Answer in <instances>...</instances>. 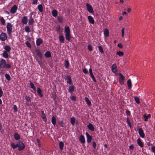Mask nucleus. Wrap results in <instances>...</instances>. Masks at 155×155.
I'll use <instances>...</instances> for the list:
<instances>
[{
    "label": "nucleus",
    "instance_id": "1",
    "mask_svg": "<svg viewBox=\"0 0 155 155\" xmlns=\"http://www.w3.org/2000/svg\"><path fill=\"white\" fill-rule=\"evenodd\" d=\"M11 146L13 149H15L18 147V150L19 151L23 150L25 147L24 143L20 140L18 141L15 144L13 143H11Z\"/></svg>",
    "mask_w": 155,
    "mask_h": 155
},
{
    "label": "nucleus",
    "instance_id": "2",
    "mask_svg": "<svg viewBox=\"0 0 155 155\" xmlns=\"http://www.w3.org/2000/svg\"><path fill=\"white\" fill-rule=\"evenodd\" d=\"M64 33L65 34L66 39L69 41L71 40V37L70 35V31L69 27L68 26L65 27L64 28Z\"/></svg>",
    "mask_w": 155,
    "mask_h": 155
},
{
    "label": "nucleus",
    "instance_id": "3",
    "mask_svg": "<svg viewBox=\"0 0 155 155\" xmlns=\"http://www.w3.org/2000/svg\"><path fill=\"white\" fill-rule=\"evenodd\" d=\"M5 67L9 69L11 68V65L10 64H7L5 60L2 59L0 61V68H4Z\"/></svg>",
    "mask_w": 155,
    "mask_h": 155
},
{
    "label": "nucleus",
    "instance_id": "4",
    "mask_svg": "<svg viewBox=\"0 0 155 155\" xmlns=\"http://www.w3.org/2000/svg\"><path fill=\"white\" fill-rule=\"evenodd\" d=\"M6 27L8 34L9 36H11L12 35V25L10 23H8Z\"/></svg>",
    "mask_w": 155,
    "mask_h": 155
},
{
    "label": "nucleus",
    "instance_id": "5",
    "mask_svg": "<svg viewBox=\"0 0 155 155\" xmlns=\"http://www.w3.org/2000/svg\"><path fill=\"white\" fill-rule=\"evenodd\" d=\"M86 6L87 10L91 14H93L94 13V11L92 6L88 3H86Z\"/></svg>",
    "mask_w": 155,
    "mask_h": 155
},
{
    "label": "nucleus",
    "instance_id": "6",
    "mask_svg": "<svg viewBox=\"0 0 155 155\" xmlns=\"http://www.w3.org/2000/svg\"><path fill=\"white\" fill-rule=\"evenodd\" d=\"M118 74L120 77L119 78V82L120 84H123L124 83L125 78L121 73H119Z\"/></svg>",
    "mask_w": 155,
    "mask_h": 155
},
{
    "label": "nucleus",
    "instance_id": "7",
    "mask_svg": "<svg viewBox=\"0 0 155 155\" xmlns=\"http://www.w3.org/2000/svg\"><path fill=\"white\" fill-rule=\"evenodd\" d=\"M7 35L5 33L2 32L0 35V38L2 41H4L7 38Z\"/></svg>",
    "mask_w": 155,
    "mask_h": 155
},
{
    "label": "nucleus",
    "instance_id": "8",
    "mask_svg": "<svg viewBox=\"0 0 155 155\" xmlns=\"http://www.w3.org/2000/svg\"><path fill=\"white\" fill-rule=\"evenodd\" d=\"M17 9V6L16 5H14L11 8L10 10V12L12 14H14L16 12Z\"/></svg>",
    "mask_w": 155,
    "mask_h": 155
},
{
    "label": "nucleus",
    "instance_id": "9",
    "mask_svg": "<svg viewBox=\"0 0 155 155\" xmlns=\"http://www.w3.org/2000/svg\"><path fill=\"white\" fill-rule=\"evenodd\" d=\"M87 137V143H90L92 139V136L90 135L87 132L85 133Z\"/></svg>",
    "mask_w": 155,
    "mask_h": 155
},
{
    "label": "nucleus",
    "instance_id": "10",
    "mask_svg": "<svg viewBox=\"0 0 155 155\" xmlns=\"http://www.w3.org/2000/svg\"><path fill=\"white\" fill-rule=\"evenodd\" d=\"M65 80L67 81V83L70 85L72 84V81L71 77L70 75L67 76V78H65Z\"/></svg>",
    "mask_w": 155,
    "mask_h": 155
},
{
    "label": "nucleus",
    "instance_id": "11",
    "mask_svg": "<svg viewBox=\"0 0 155 155\" xmlns=\"http://www.w3.org/2000/svg\"><path fill=\"white\" fill-rule=\"evenodd\" d=\"M33 12H32L31 13V16L30 18L29 21H28V24L30 25H32L34 23L35 21L33 18H32V15L33 14Z\"/></svg>",
    "mask_w": 155,
    "mask_h": 155
},
{
    "label": "nucleus",
    "instance_id": "12",
    "mask_svg": "<svg viewBox=\"0 0 155 155\" xmlns=\"http://www.w3.org/2000/svg\"><path fill=\"white\" fill-rule=\"evenodd\" d=\"M87 18L89 22L91 24H93L94 23V20L93 17L91 16H88L87 17Z\"/></svg>",
    "mask_w": 155,
    "mask_h": 155
},
{
    "label": "nucleus",
    "instance_id": "13",
    "mask_svg": "<svg viewBox=\"0 0 155 155\" xmlns=\"http://www.w3.org/2000/svg\"><path fill=\"white\" fill-rule=\"evenodd\" d=\"M87 128L91 131H93L94 130V127L91 123H90L87 125Z\"/></svg>",
    "mask_w": 155,
    "mask_h": 155
},
{
    "label": "nucleus",
    "instance_id": "14",
    "mask_svg": "<svg viewBox=\"0 0 155 155\" xmlns=\"http://www.w3.org/2000/svg\"><path fill=\"white\" fill-rule=\"evenodd\" d=\"M28 21V19L27 16H24L21 20V23L23 24H26Z\"/></svg>",
    "mask_w": 155,
    "mask_h": 155
},
{
    "label": "nucleus",
    "instance_id": "15",
    "mask_svg": "<svg viewBox=\"0 0 155 155\" xmlns=\"http://www.w3.org/2000/svg\"><path fill=\"white\" fill-rule=\"evenodd\" d=\"M117 66L116 64H114L111 66V70L114 73H116L117 72Z\"/></svg>",
    "mask_w": 155,
    "mask_h": 155
},
{
    "label": "nucleus",
    "instance_id": "16",
    "mask_svg": "<svg viewBox=\"0 0 155 155\" xmlns=\"http://www.w3.org/2000/svg\"><path fill=\"white\" fill-rule=\"evenodd\" d=\"M138 132L139 135L141 137L144 138V137L145 135L141 128H140L139 129Z\"/></svg>",
    "mask_w": 155,
    "mask_h": 155
},
{
    "label": "nucleus",
    "instance_id": "17",
    "mask_svg": "<svg viewBox=\"0 0 155 155\" xmlns=\"http://www.w3.org/2000/svg\"><path fill=\"white\" fill-rule=\"evenodd\" d=\"M41 117L43 119L44 121L46 122L47 120V119L45 116V114L43 110H41Z\"/></svg>",
    "mask_w": 155,
    "mask_h": 155
},
{
    "label": "nucleus",
    "instance_id": "18",
    "mask_svg": "<svg viewBox=\"0 0 155 155\" xmlns=\"http://www.w3.org/2000/svg\"><path fill=\"white\" fill-rule=\"evenodd\" d=\"M79 140L82 143H84L85 142V138L83 135H81L80 137Z\"/></svg>",
    "mask_w": 155,
    "mask_h": 155
},
{
    "label": "nucleus",
    "instance_id": "19",
    "mask_svg": "<svg viewBox=\"0 0 155 155\" xmlns=\"http://www.w3.org/2000/svg\"><path fill=\"white\" fill-rule=\"evenodd\" d=\"M74 85L70 86L68 89V91L69 93H72L74 91Z\"/></svg>",
    "mask_w": 155,
    "mask_h": 155
},
{
    "label": "nucleus",
    "instance_id": "20",
    "mask_svg": "<svg viewBox=\"0 0 155 155\" xmlns=\"http://www.w3.org/2000/svg\"><path fill=\"white\" fill-rule=\"evenodd\" d=\"M42 42V40L40 38H38L36 41V44L37 46H40Z\"/></svg>",
    "mask_w": 155,
    "mask_h": 155
},
{
    "label": "nucleus",
    "instance_id": "21",
    "mask_svg": "<svg viewBox=\"0 0 155 155\" xmlns=\"http://www.w3.org/2000/svg\"><path fill=\"white\" fill-rule=\"evenodd\" d=\"M14 136L15 139L16 140H19L20 138V136L18 133H15Z\"/></svg>",
    "mask_w": 155,
    "mask_h": 155
},
{
    "label": "nucleus",
    "instance_id": "22",
    "mask_svg": "<svg viewBox=\"0 0 155 155\" xmlns=\"http://www.w3.org/2000/svg\"><path fill=\"white\" fill-rule=\"evenodd\" d=\"M35 52L39 58H41L42 57V54L40 51L38 49H37L35 50Z\"/></svg>",
    "mask_w": 155,
    "mask_h": 155
},
{
    "label": "nucleus",
    "instance_id": "23",
    "mask_svg": "<svg viewBox=\"0 0 155 155\" xmlns=\"http://www.w3.org/2000/svg\"><path fill=\"white\" fill-rule=\"evenodd\" d=\"M104 33L106 37H108L109 36V31L107 28H105L104 30Z\"/></svg>",
    "mask_w": 155,
    "mask_h": 155
},
{
    "label": "nucleus",
    "instance_id": "24",
    "mask_svg": "<svg viewBox=\"0 0 155 155\" xmlns=\"http://www.w3.org/2000/svg\"><path fill=\"white\" fill-rule=\"evenodd\" d=\"M29 85L31 88L33 89V90L35 91V93L36 91V88L34 86V84L32 82H31L29 84Z\"/></svg>",
    "mask_w": 155,
    "mask_h": 155
},
{
    "label": "nucleus",
    "instance_id": "25",
    "mask_svg": "<svg viewBox=\"0 0 155 155\" xmlns=\"http://www.w3.org/2000/svg\"><path fill=\"white\" fill-rule=\"evenodd\" d=\"M85 101L87 105L89 106H91V102L88 98L87 97H85Z\"/></svg>",
    "mask_w": 155,
    "mask_h": 155
},
{
    "label": "nucleus",
    "instance_id": "26",
    "mask_svg": "<svg viewBox=\"0 0 155 155\" xmlns=\"http://www.w3.org/2000/svg\"><path fill=\"white\" fill-rule=\"evenodd\" d=\"M127 85L128 86V89H130L132 87L131 81L130 79H129L127 81Z\"/></svg>",
    "mask_w": 155,
    "mask_h": 155
},
{
    "label": "nucleus",
    "instance_id": "27",
    "mask_svg": "<svg viewBox=\"0 0 155 155\" xmlns=\"http://www.w3.org/2000/svg\"><path fill=\"white\" fill-rule=\"evenodd\" d=\"M59 40L60 41L61 43H64V38L63 35H60L59 36Z\"/></svg>",
    "mask_w": 155,
    "mask_h": 155
},
{
    "label": "nucleus",
    "instance_id": "28",
    "mask_svg": "<svg viewBox=\"0 0 155 155\" xmlns=\"http://www.w3.org/2000/svg\"><path fill=\"white\" fill-rule=\"evenodd\" d=\"M38 8L39 11L40 12H42L43 11V7L42 4L38 5Z\"/></svg>",
    "mask_w": 155,
    "mask_h": 155
},
{
    "label": "nucleus",
    "instance_id": "29",
    "mask_svg": "<svg viewBox=\"0 0 155 155\" xmlns=\"http://www.w3.org/2000/svg\"><path fill=\"white\" fill-rule=\"evenodd\" d=\"M37 91L38 94L39 96L40 97H42L43 96V94L41 93V91L40 88H38Z\"/></svg>",
    "mask_w": 155,
    "mask_h": 155
},
{
    "label": "nucleus",
    "instance_id": "30",
    "mask_svg": "<svg viewBox=\"0 0 155 155\" xmlns=\"http://www.w3.org/2000/svg\"><path fill=\"white\" fill-rule=\"evenodd\" d=\"M137 143L138 145L141 147H142L143 146V144L142 142L141 141L140 139L139 138L137 140Z\"/></svg>",
    "mask_w": 155,
    "mask_h": 155
},
{
    "label": "nucleus",
    "instance_id": "31",
    "mask_svg": "<svg viewBox=\"0 0 155 155\" xmlns=\"http://www.w3.org/2000/svg\"><path fill=\"white\" fill-rule=\"evenodd\" d=\"M52 14L53 16L56 17L58 15V12L55 9H54L52 12Z\"/></svg>",
    "mask_w": 155,
    "mask_h": 155
},
{
    "label": "nucleus",
    "instance_id": "32",
    "mask_svg": "<svg viewBox=\"0 0 155 155\" xmlns=\"http://www.w3.org/2000/svg\"><path fill=\"white\" fill-rule=\"evenodd\" d=\"M4 49L5 50V51L9 52L11 49V48L10 46L6 45L4 47Z\"/></svg>",
    "mask_w": 155,
    "mask_h": 155
},
{
    "label": "nucleus",
    "instance_id": "33",
    "mask_svg": "<svg viewBox=\"0 0 155 155\" xmlns=\"http://www.w3.org/2000/svg\"><path fill=\"white\" fill-rule=\"evenodd\" d=\"M45 55L46 58H50L51 56L50 51H46L45 53Z\"/></svg>",
    "mask_w": 155,
    "mask_h": 155
},
{
    "label": "nucleus",
    "instance_id": "34",
    "mask_svg": "<svg viewBox=\"0 0 155 155\" xmlns=\"http://www.w3.org/2000/svg\"><path fill=\"white\" fill-rule=\"evenodd\" d=\"M51 121L53 125L55 126L56 123V119L53 116L52 117Z\"/></svg>",
    "mask_w": 155,
    "mask_h": 155
},
{
    "label": "nucleus",
    "instance_id": "35",
    "mask_svg": "<svg viewBox=\"0 0 155 155\" xmlns=\"http://www.w3.org/2000/svg\"><path fill=\"white\" fill-rule=\"evenodd\" d=\"M59 148L61 150H63L64 146V143L62 141H61L59 142Z\"/></svg>",
    "mask_w": 155,
    "mask_h": 155
},
{
    "label": "nucleus",
    "instance_id": "36",
    "mask_svg": "<svg viewBox=\"0 0 155 155\" xmlns=\"http://www.w3.org/2000/svg\"><path fill=\"white\" fill-rule=\"evenodd\" d=\"M25 99L26 100V102L27 103H28L31 101V97L29 96H26L25 97Z\"/></svg>",
    "mask_w": 155,
    "mask_h": 155
},
{
    "label": "nucleus",
    "instance_id": "37",
    "mask_svg": "<svg viewBox=\"0 0 155 155\" xmlns=\"http://www.w3.org/2000/svg\"><path fill=\"white\" fill-rule=\"evenodd\" d=\"M70 121L71 124L73 125H74L75 124V119L74 117H72L70 119Z\"/></svg>",
    "mask_w": 155,
    "mask_h": 155
},
{
    "label": "nucleus",
    "instance_id": "38",
    "mask_svg": "<svg viewBox=\"0 0 155 155\" xmlns=\"http://www.w3.org/2000/svg\"><path fill=\"white\" fill-rule=\"evenodd\" d=\"M69 65V63L68 61L67 60L65 61L64 62V66L66 68H68Z\"/></svg>",
    "mask_w": 155,
    "mask_h": 155
},
{
    "label": "nucleus",
    "instance_id": "39",
    "mask_svg": "<svg viewBox=\"0 0 155 155\" xmlns=\"http://www.w3.org/2000/svg\"><path fill=\"white\" fill-rule=\"evenodd\" d=\"M5 77L6 79L8 81H9L11 80V77L10 75L8 74H6L5 75Z\"/></svg>",
    "mask_w": 155,
    "mask_h": 155
},
{
    "label": "nucleus",
    "instance_id": "40",
    "mask_svg": "<svg viewBox=\"0 0 155 155\" xmlns=\"http://www.w3.org/2000/svg\"><path fill=\"white\" fill-rule=\"evenodd\" d=\"M0 21L2 25L5 24V21L4 19L2 17H1L0 18Z\"/></svg>",
    "mask_w": 155,
    "mask_h": 155
},
{
    "label": "nucleus",
    "instance_id": "41",
    "mask_svg": "<svg viewBox=\"0 0 155 155\" xmlns=\"http://www.w3.org/2000/svg\"><path fill=\"white\" fill-rule=\"evenodd\" d=\"M7 52L4 51L3 53V57L5 58H8V57L9 55Z\"/></svg>",
    "mask_w": 155,
    "mask_h": 155
},
{
    "label": "nucleus",
    "instance_id": "42",
    "mask_svg": "<svg viewBox=\"0 0 155 155\" xmlns=\"http://www.w3.org/2000/svg\"><path fill=\"white\" fill-rule=\"evenodd\" d=\"M57 20L60 23H62L63 21V18L61 16H58L57 18Z\"/></svg>",
    "mask_w": 155,
    "mask_h": 155
},
{
    "label": "nucleus",
    "instance_id": "43",
    "mask_svg": "<svg viewBox=\"0 0 155 155\" xmlns=\"http://www.w3.org/2000/svg\"><path fill=\"white\" fill-rule=\"evenodd\" d=\"M25 31L28 33H29L30 31V29L28 26H26L25 28Z\"/></svg>",
    "mask_w": 155,
    "mask_h": 155
},
{
    "label": "nucleus",
    "instance_id": "44",
    "mask_svg": "<svg viewBox=\"0 0 155 155\" xmlns=\"http://www.w3.org/2000/svg\"><path fill=\"white\" fill-rule=\"evenodd\" d=\"M98 48L99 51L101 52V54L104 53V51L102 46H98Z\"/></svg>",
    "mask_w": 155,
    "mask_h": 155
},
{
    "label": "nucleus",
    "instance_id": "45",
    "mask_svg": "<svg viewBox=\"0 0 155 155\" xmlns=\"http://www.w3.org/2000/svg\"><path fill=\"white\" fill-rule=\"evenodd\" d=\"M127 122L128 126L130 127V128H131L132 127L131 124L130 122L129 119L128 117L127 118Z\"/></svg>",
    "mask_w": 155,
    "mask_h": 155
},
{
    "label": "nucleus",
    "instance_id": "46",
    "mask_svg": "<svg viewBox=\"0 0 155 155\" xmlns=\"http://www.w3.org/2000/svg\"><path fill=\"white\" fill-rule=\"evenodd\" d=\"M116 54L119 56H121L124 55V53L122 51H119L117 52Z\"/></svg>",
    "mask_w": 155,
    "mask_h": 155
},
{
    "label": "nucleus",
    "instance_id": "47",
    "mask_svg": "<svg viewBox=\"0 0 155 155\" xmlns=\"http://www.w3.org/2000/svg\"><path fill=\"white\" fill-rule=\"evenodd\" d=\"M135 101L136 102L137 104H139L140 103L139 99L138 97H134Z\"/></svg>",
    "mask_w": 155,
    "mask_h": 155
},
{
    "label": "nucleus",
    "instance_id": "48",
    "mask_svg": "<svg viewBox=\"0 0 155 155\" xmlns=\"http://www.w3.org/2000/svg\"><path fill=\"white\" fill-rule=\"evenodd\" d=\"M13 109L14 110V112H17L18 111V107L16 105H13Z\"/></svg>",
    "mask_w": 155,
    "mask_h": 155
},
{
    "label": "nucleus",
    "instance_id": "49",
    "mask_svg": "<svg viewBox=\"0 0 155 155\" xmlns=\"http://www.w3.org/2000/svg\"><path fill=\"white\" fill-rule=\"evenodd\" d=\"M59 124L60 125L61 127H63L64 126V121L63 120L60 121Z\"/></svg>",
    "mask_w": 155,
    "mask_h": 155
},
{
    "label": "nucleus",
    "instance_id": "50",
    "mask_svg": "<svg viewBox=\"0 0 155 155\" xmlns=\"http://www.w3.org/2000/svg\"><path fill=\"white\" fill-rule=\"evenodd\" d=\"M25 44L29 48H30L31 47V44L28 41H26L25 42Z\"/></svg>",
    "mask_w": 155,
    "mask_h": 155
},
{
    "label": "nucleus",
    "instance_id": "51",
    "mask_svg": "<svg viewBox=\"0 0 155 155\" xmlns=\"http://www.w3.org/2000/svg\"><path fill=\"white\" fill-rule=\"evenodd\" d=\"M87 48L90 51H92L93 49L91 45H88L87 46Z\"/></svg>",
    "mask_w": 155,
    "mask_h": 155
},
{
    "label": "nucleus",
    "instance_id": "52",
    "mask_svg": "<svg viewBox=\"0 0 155 155\" xmlns=\"http://www.w3.org/2000/svg\"><path fill=\"white\" fill-rule=\"evenodd\" d=\"M151 117V115L150 114H148L147 115H146V123L147 121L148 120V119L150 118Z\"/></svg>",
    "mask_w": 155,
    "mask_h": 155
},
{
    "label": "nucleus",
    "instance_id": "53",
    "mask_svg": "<svg viewBox=\"0 0 155 155\" xmlns=\"http://www.w3.org/2000/svg\"><path fill=\"white\" fill-rule=\"evenodd\" d=\"M70 98L72 101H74L76 100V97L74 96H72L70 97Z\"/></svg>",
    "mask_w": 155,
    "mask_h": 155
},
{
    "label": "nucleus",
    "instance_id": "54",
    "mask_svg": "<svg viewBox=\"0 0 155 155\" xmlns=\"http://www.w3.org/2000/svg\"><path fill=\"white\" fill-rule=\"evenodd\" d=\"M125 113L127 116H130V112L128 110H126Z\"/></svg>",
    "mask_w": 155,
    "mask_h": 155
},
{
    "label": "nucleus",
    "instance_id": "55",
    "mask_svg": "<svg viewBox=\"0 0 155 155\" xmlns=\"http://www.w3.org/2000/svg\"><path fill=\"white\" fill-rule=\"evenodd\" d=\"M124 28H123L121 30V36L122 37H124Z\"/></svg>",
    "mask_w": 155,
    "mask_h": 155
},
{
    "label": "nucleus",
    "instance_id": "56",
    "mask_svg": "<svg viewBox=\"0 0 155 155\" xmlns=\"http://www.w3.org/2000/svg\"><path fill=\"white\" fill-rule=\"evenodd\" d=\"M83 71L85 74H87L88 73V71L87 70V69H86L85 68L83 69Z\"/></svg>",
    "mask_w": 155,
    "mask_h": 155
},
{
    "label": "nucleus",
    "instance_id": "57",
    "mask_svg": "<svg viewBox=\"0 0 155 155\" xmlns=\"http://www.w3.org/2000/svg\"><path fill=\"white\" fill-rule=\"evenodd\" d=\"M96 145H97V144H96V142L94 141L93 142V144H92V146H93V147L95 149Z\"/></svg>",
    "mask_w": 155,
    "mask_h": 155
},
{
    "label": "nucleus",
    "instance_id": "58",
    "mask_svg": "<svg viewBox=\"0 0 155 155\" xmlns=\"http://www.w3.org/2000/svg\"><path fill=\"white\" fill-rule=\"evenodd\" d=\"M38 2V0H33L32 4L33 5H36L37 4Z\"/></svg>",
    "mask_w": 155,
    "mask_h": 155
},
{
    "label": "nucleus",
    "instance_id": "59",
    "mask_svg": "<svg viewBox=\"0 0 155 155\" xmlns=\"http://www.w3.org/2000/svg\"><path fill=\"white\" fill-rule=\"evenodd\" d=\"M3 94V92L1 88H0V97H1Z\"/></svg>",
    "mask_w": 155,
    "mask_h": 155
},
{
    "label": "nucleus",
    "instance_id": "60",
    "mask_svg": "<svg viewBox=\"0 0 155 155\" xmlns=\"http://www.w3.org/2000/svg\"><path fill=\"white\" fill-rule=\"evenodd\" d=\"M151 150L154 153H155V146H153L151 148Z\"/></svg>",
    "mask_w": 155,
    "mask_h": 155
},
{
    "label": "nucleus",
    "instance_id": "61",
    "mask_svg": "<svg viewBox=\"0 0 155 155\" xmlns=\"http://www.w3.org/2000/svg\"><path fill=\"white\" fill-rule=\"evenodd\" d=\"M61 27L60 25H58L56 28V30L57 32L59 31Z\"/></svg>",
    "mask_w": 155,
    "mask_h": 155
},
{
    "label": "nucleus",
    "instance_id": "62",
    "mask_svg": "<svg viewBox=\"0 0 155 155\" xmlns=\"http://www.w3.org/2000/svg\"><path fill=\"white\" fill-rule=\"evenodd\" d=\"M117 45L118 47L120 48H122V44L121 43L118 44Z\"/></svg>",
    "mask_w": 155,
    "mask_h": 155
},
{
    "label": "nucleus",
    "instance_id": "63",
    "mask_svg": "<svg viewBox=\"0 0 155 155\" xmlns=\"http://www.w3.org/2000/svg\"><path fill=\"white\" fill-rule=\"evenodd\" d=\"M89 71L90 74H93L92 70V69L91 68H90L89 69Z\"/></svg>",
    "mask_w": 155,
    "mask_h": 155
},
{
    "label": "nucleus",
    "instance_id": "64",
    "mask_svg": "<svg viewBox=\"0 0 155 155\" xmlns=\"http://www.w3.org/2000/svg\"><path fill=\"white\" fill-rule=\"evenodd\" d=\"M129 148L130 149L133 150L134 149V146L132 145H130L129 146Z\"/></svg>",
    "mask_w": 155,
    "mask_h": 155
}]
</instances>
